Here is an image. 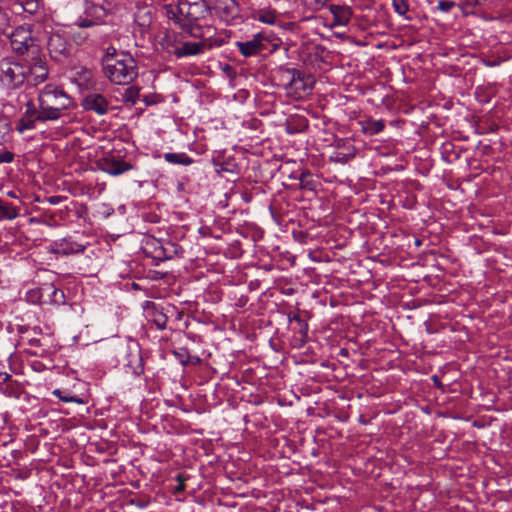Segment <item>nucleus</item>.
Returning <instances> with one entry per match:
<instances>
[{
	"label": "nucleus",
	"instance_id": "f257e3e1",
	"mask_svg": "<svg viewBox=\"0 0 512 512\" xmlns=\"http://www.w3.org/2000/svg\"><path fill=\"white\" fill-rule=\"evenodd\" d=\"M165 14L173 21L183 33L192 38H211L215 32L214 27L208 23L211 8L206 2L197 5L164 6Z\"/></svg>",
	"mask_w": 512,
	"mask_h": 512
},
{
	"label": "nucleus",
	"instance_id": "f03ea898",
	"mask_svg": "<svg viewBox=\"0 0 512 512\" xmlns=\"http://www.w3.org/2000/svg\"><path fill=\"white\" fill-rule=\"evenodd\" d=\"M38 104V117L42 120L55 121L73 106V100L61 87L47 84L39 92Z\"/></svg>",
	"mask_w": 512,
	"mask_h": 512
},
{
	"label": "nucleus",
	"instance_id": "7ed1b4c3",
	"mask_svg": "<svg viewBox=\"0 0 512 512\" xmlns=\"http://www.w3.org/2000/svg\"><path fill=\"white\" fill-rule=\"evenodd\" d=\"M187 35L181 31L180 35L176 33H167L163 41L166 43V48L169 53L176 56V58H185L197 56L205 53L211 48L209 43L210 38H199L198 41L185 40Z\"/></svg>",
	"mask_w": 512,
	"mask_h": 512
},
{
	"label": "nucleus",
	"instance_id": "20e7f679",
	"mask_svg": "<svg viewBox=\"0 0 512 512\" xmlns=\"http://www.w3.org/2000/svg\"><path fill=\"white\" fill-rule=\"evenodd\" d=\"M105 76L117 85H128L138 75L136 61L128 54L121 52L118 60L108 59L103 68Z\"/></svg>",
	"mask_w": 512,
	"mask_h": 512
},
{
	"label": "nucleus",
	"instance_id": "39448f33",
	"mask_svg": "<svg viewBox=\"0 0 512 512\" xmlns=\"http://www.w3.org/2000/svg\"><path fill=\"white\" fill-rule=\"evenodd\" d=\"M279 76L287 94L296 99L305 97L313 89V76L298 69L281 67Z\"/></svg>",
	"mask_w": 512,
	"mask_h": 512
},
{
	"label": "nucleus",
	"instance_id": "423d86ee",
	"mask_svg": "<svg viewBox=\"0 0 512 512\" xmlns=\"http://www.w3.org/2000/svg\"><path fill=\"white\" fill-rule=\"evenodd\" d=\"M28 77L26 65L10 57L0 59V86L7 90H17L23 86Z\"/></svg>",
	"mask_w": 512,
	"mask_h": 512
},
{
	"label": "nucleus",
	"instance_id": "0eeeda50",
	"mask_svg": "<svg viewBox=\"0 0 512 512\" xmlns=\"http://www.w3.org/2000/svg\"><path fill=\"white\" fill-rule=\"evenodd\" d=\"M5 35L10 38L11 47L18 55H24L34 44L31 31L25 26H18L14 30L11 29Z\"/></svg>",
	"mask_w": 512,
	"mask_h": 512
},
{
	"label": "nucleus",
	"instance_id": "6e6552de",
	"mask_svg": "<svg viewBox=\"0 0 512 512\" xmlns=\"http://www.w3.org/2000/svg\"><path fill=\"white\" fill-rule=\"evenodd\" d=\"M213 10L225 23L231 25L241 20V9L236 0H215Z\"/></svg>",
	"mask_w": 512,
	"mask_h": 512
},
{
	"label": "nucleus",
	"instance_id": "1a4fd4ad",
	"mask_svg": "<svg viewBox=\"0 0 512 512\" xmlns=\"http://www.w3.org/2000/svg\"><path fill=\"white\" fill-rule=\"evenodd\" d=\"M87 247V243L78 242L73 236L55 240L49 245L51 253L63 256L75 255L83 253Z\"/></svg>",
	"mask_w": 512,
	"mask_h": 512
},
{
	"label": "nucleus",
	"instance_id": "9d476101",
	"mask_svg": "<svg viewBox=\"0 0 512 512\" xmlns=\"http://www.w3.org/2000/svg\"><path fill=\"white\" fill-rule=\"evenodd\" d=\"M47 49L51 58L61 62L70 54L67 40L59 32H52L48 38Z\"/></svg>",
	"mask_w": 512,
	"mask_h": 512
},
{
	"label": "nucleus",
	"instance_id": "9b49d317",
	"mask_svg": "<svg viewBox=\"0 0 512 512\" xmlns=\"http://www.w3.org/2000/svg\"><path fill=\"white\" fill-rule=\"evenodd\" d=\"M124 367L130 369L131 373L135 376H140L144 372V364L139 347H127L123 351L122 360L118 361Z\"/></svg>",
	"mask_w": 512,
	"mask_h": 512
},
{
	"label": "nucleus",
	"instance_id": "f8f14e48",
	"mask_svg": "<svg viewBox=\"0 0 512 512\" xmlns=\"http://www.w3.org/2000/svg\"><path fill=\"white\" fill-rule=\"evenodd\" d=\"M98 167L101 171L112 176H117L133 169L132 164L114 155H108L99 159Z\"/></svg>",
	"mask_w": 512,
	"mask_h": 512
},
{
	"label": "nucleus",
	"instance_id": "ddd939ff",
	"mask_svg": "<svg viewBox=\"0 0 512 512\" xmlns=\"http://www.w3.org/2000/svg\"><path fill=\"white\" fill-rule=\"evenodd\" d=\"M87 111H93L98 115H104L109 111L108 100L100 93L92 92L87 94L82 102Z\"/></svg>",
	"mask_w": 512,
	"mask_h": 512
},
{
	"label": "nucleus",
	"instance_id": "4468645a",
	"mask_svg": "<svg viewBox=\"0 0 512 512\" xmlns=\"http://www.w3.org/2000/svg\"><path fill=\"white\" fill-rule=\"evenodd\" d=\"M264 40V35L257 33L251 40L245 42L237 41L235 45L244 57H251L259 54L266 48Z\"/></svg>",
	"mask_w": 512,
	"mask_h": 512
},
{
	"label": "nucleus",
	"instance_id": "2eb2a0df",
	"mask_svg": "<svg viewBox=\"0 0 512 512\" xmlns=\"http://www.w3.org/2000/svg\"><path fill=\"white\" fill-rule=\"evenodd\" d=\"M356 156V148L350 141L339 140L336 150L330 156V161L339 164H346Z\"/></svg>",
	"mask_w": 512,
	"mask_h": 512
},
{
	"label": "nucleus",
	"instance_id": "dca6fc26",
	"mask_svg": "<svg viewBox=\"0 0 512 512\" xmlns=\"http://www.w3.org/2000/svg\"><path fill=\"white\" fill-rule=\"evenodd\" d=\"M27 68L28 77L26 81L34 86L44 82L48 77L47 64L41 58L33 59V62Z\"/></svg>",
	"mask_w": 512,
	"mask_h": 512
},
{
	"label": "nucleus",
	"instance_id": "f3484780",
	"mask_svg": "<svg viewBox=\"0 0 512 512\" xmlns=\"http://www.w3.org/2000/svg\"><path fill=\"white\" fill-rule=\"evenodd\" d=\"M144 310L146 317L153 322L158 329L164 330L166 328L168 317L160 305L152 301H146Z\"/></svg>",
	"mask_w": 512,
	"mask_h": 512
},
{
	"label": "nucleus",
	"instance_id": "a211bd4d",
	"mask_svg": "<svg viewBox=\"0 0 512 512\" xmlns=\"http://www.w3.org/2000/svg\"><path fill=\"white\" fill-rule=\"evenodd\" d=\"M37 114H40V110L37 109L31 102L27 103V108L22 116V118L19 120V123L17 125V129L19 132H23L25 130H31L35 128L36 122H46L47 120H42L40 117H38Z\"/></svg>",
	"mask_w": 512,
	"mask_h": 512
},
{
	"label": "nucleus",
	"instance_id": "6ab92c4d",
	"mask_svg": "<svg viewBox=\"0 0 512 512\" xmlns=\"http://www.w3.org/2000/svg\"><path fill=\"white\" fill-rule=\"evenodd\" d=\"M329 10L334 18L332 27L345 26L349 23L352 16L350 7L332 4L329 6Z\"/></svg>",
	"mask_w": 512,
	"mask_h": 512
},
{
	"label": "nucleus",
	"instance_id": "aec40b11",
	"mask_svg": "<svg viewBox=\"0 0 512 512\" xmlns=\"http://www.w3.org/2000/svg\"><path fill=\"white\" fill-rule=\"evenodd\" d=\"M47 296L50 303L55 305L65 304V294L62 290L55 287L54 284H45L41 288V297Z\"/></svg>",
	"mask_w": 512,
	"mask_h": 512
},
{
	"label": "nucleus",
	"instance_id": "412c9836",
	"mask_svg": "<svg viewBox=\"0 0 512 512\" xmlns=\"http://www.w3.org/2000/svg\"><path fill=\"white\" fill-rule=\"evenodd\" d=\"M299 185L302 190L316 194L319 187L321 186V183L313 176L310 171L305 170L301 172L299 176Z\"/></svg>",
	"mask_w": 512,
	"mask_h": 512
},
{
	"label": "nucleus",
	"instance_id": "4be33fe9",
	"mask_svg": "<svg viewBox=\"0 0 512 512\" xmlns=\"http://www.w3.org/2000/svg\"><path fill=\"white\" fill-rule=\"evenodd\" d=\"M166 162L175 165L189 166L194 163V159L186 153L168 152L163 155Z\"/></svg>",
	"mask_w": 512,
	"mask_h": 512
},
{
	"label": "nucleus",
	"instance_id": "5701e85b",
	"mask_svg": "<svg viewBox=\"0 0 512 512\" xmlns=\"http://www.w3.org/2000/svg\"><path fill=\"white\" fill-rule=\"evenodd\" d=\"M362 131L369 135L373 136L380 132H382L385 128V123L383 120H366L361 122Z\"/></svg>",
	"mask_w": 512,
	"mask_h": 512
},
{
	"label": "nucleus",
	"instance_id": "b1692460",
	"mask_svg": "<svg viewBox=\"0 0 512 512\" xmlns=\"http://www.w3.org/2000/svg\"><path fill=\"white\" fill-rule=\"evenodd\" d=\"M12 127L6 117H0V145L7 143L11 138Z\"/></svg>",
	"mask_w": 512,
	"mask_h": 512
},
{
	"label": "nucleus",
	"instance_id": "393cba45",
	"mask_svg": "<svg viewBox=\"0 0 512 512\" xmlns=\"http://www.w3.org/2000/svg\"><path fill=\"white\" fill-rule=\"evenodd\" d=\"M11 15L8 10L0 6V34H7L11 30Z\"/></svg>",
	"mask_w": 512,
	"mask_h": 512
},
{
	"label": "nucleus",
	"instance_id": "a878e982",
	"mask_svg": "<svg viewBox=\"0 0 512 512\" xmlns=\"http://www.w3.org/2000/svg\"><path fill=\"white\" fill-rule=\"evenodd\" d=\"M0 213L2 217L12 220L18 216L17 209L12 203L0 200Z\"/></svg>",
	"mask_w": 512,
	"mask_h": 512
},
{
	"label": "nucleus",
	"instance_id": "bb28decb",
	"mask_svg": "<svg viewBox=\"0 0 512 512\" xmlns=\"http://www.w3.org/2000/svg\"><path fill=\"white\" fill-rule=\"evenodd\" d=\"M85 14L100 23L106 16V11L101 6L90 5L86 7Z\"/></svg>",
	"mask_w": 512,
	"mask_h": 512
},
{
	"label": "nucleus",
	"instance_id": "cd10ccee",
	"mask_svg": "<svg viewBox=\"0 0 512 512\" xmlns=\"http://www.w3.org/2000/svg\"><path fill=\"white\" fill-rule=\"evenodd\" d=\"M139 98V89L137 87H128L123 93V101L125 103L135 104Z\"/></svg>",
	"mask_w": 512,
	"mask_h": 512
},
{
	"label": "nucleus",
	"instance_id": "c85d7f7f",
	"mask_svg": "<svg viewBox=\"0 0 512 512\" xmlns=\"http://www.w3.org/2000/svg\"><path fill=\"white\" fill-rule=\"evenodd\" d=\"M53 395L57 396L61 401L66 402V403H69V402H75V403H79V404L83 403L82 399L78 398L75 395H70V393L60 390V389H55L53 391Z\"/></svg>",
	"mask_w": 512,
	"mask_h": 512
},
{
	"label": "nucleus",
	"instance_id": "c756f323",
	"mask_svg": "<svg viewBox=\"0 0 512 512\" xmlns=\"http://www.w3.org/2000/svg\"><path fill=\"white\" fill-rule=\"evenodd\" d=\"M22 9L29 13L34 14L39 9V0H17Z\"/></svg>",
	"mask_w": 512,
	"mask_h": 512
},
{
	"label": "nucleus",
	"instance_id": "7c9ffc66",
	"mask_svg": "<svg viewBox=\"0 0 512 512\" xmlns=\"http://www.w3.org/2000/svg\"><path fill=\"white\" fill-rule=\"evenodd\" d=\"M392 6L394 11L400 16L406 15L410 7L408 0H392Z\"/></svg>",
	"mask_w": 512,
	"mask_h": 512
},
{
	"label": "nucleus",
	"instance_id": "2f4dec72",
	"mask_svg": "<svg viewBox=\"0 0 512 512\" xmlns=\"http://www.w3.org/2000/svg\"><path fill=\"white\" fill-rule=\"evenodd\" d=\"M174 355L183 366H186L190 363V355L187 349L180 348L174 351Z\"/></svg>",
	"mask_w": 512,
	"mask_h": 512
},
{
	"label": "nucleus",
	"instance_id": "473e14b6",
	"mask_svg": "<svg viewBox=\"0 0 512 512\" xmlns=\"http://www.w3.org/2000/svg\"><path fill=\"white\" fill-rule=\"evenodd\" d=\"M119 58L120 53H117V50L114 47H108L102 57V67L104 68L106 66V61H108V59L118 60Z\"/></svg>",
	"mask_w": 512,
	"mask_h": 512
},
{
	"label": "nucleus",
	"instance_id": "72a5a7b5",
	"mask_svg": "<svg viewBox=\"0 0 512 512\" xmlns=\"http://www.w3.org/2000/svg\"><path fill=\"white\" fill-rule=\"evenodd\" d=\"M76 74L78 75L81 83L88 84L92 81L93 74L92 71L88 68L82 67L80 71H77Z\"/></svg>",
	"mask_w": 512,
	"mask_h": 512
},
{
	"label": "nucleus",
	"instance_id": "f704fd0d",
	"mask_svg": "<svg viewBox=\"0 0 512 512\" xmlns=\"http://www.w3.org/2000/svg\"><path fill=\"white\" fill-rule=\"evenodd\" d=\"M456 6L455 2L449 0H440L436 10L442 13L450 12Z\"/></svg>",
	"mask_w": 512,
	"mask_h": 512
},
{
	"label": "nucleus",
	"instance_id": "c9c22d12",
	"mask_svg": "<svg viewBox=\"0 0 512 512\" xmlns=\"http://www.w3.org/2000/svg\"><path fill=\"white\" fill-rule=\"evenodd\" d=\"M97 24H99V22L97 20H94L87 15H86V17H80L76 22V25L80 28H88V27L95 26Z\"/></svg>",
	"mask_w": 512,
	"mask_h": 512
},
{
	"label": "nucleus",
	"instance_id": "e433bc0d",
	"mask_svg": "<svg viewBox=\"0 0 512 512\" xmlns=\"http://www.w3.org/2000/svg\"><path fill=\"white\" fill-rule=\"evenodd\" d=\"M189 478L188 475L185 474H178L176 476V481L178 482V485L174 488V493L179 494L182 493L185 490V481Z\"/></svg>",
	"mask_w": 512,
	"mask_h": 512
},
{
	"label": "nucleus",
	"instance_id": "4c0bfd02",
	"mask_svg": "<svg viewBox=\"0 0 512 512\" xmlns=\"http://www.w3.org/2000/svg\"><path fill=\"white\" fill-rule=\"evenodd\" d=\"M15 154L11 151L4 150L0 152V163H11L14 161Z\"/></svg>",
	"mask_w": 512,
	"mask_h": 512
},
{
	"label": "nucleus",
	"instance_id": "58836bf2",
	"mask_svg": "<svg viewBox=\"0 0 512 512\" xmlns=\"http://www.w3.org/2000/svg\"><path fill=\"white\" fill-rule=\"evenodd\" d=\"M259 20L263 23L272 24L275 21V17L270 13H262L259 16Z\"/></svg>",
	"mask_w": 512,
	"mask_h": 512
},
{
	"label": "nucleus",
	"instance_id": "ea45409f",
	"mask_svg": "<svg viewBox=\"0 0 512 512\" xmlns=\"http://www.w3.org/2000/svg\"><path fill=\"white\" fill-rule=\"evenodd\" d=\"M206 2L205 0H178L177 4H173V6H187V5H197L198 3Z\"/></svg>",
	"mask_w": 512,
	"mask_h": 512
},
{
	"label": "nucleus",
	"instance_id": "a19ab883",
	"mask_svg": "<svg viewBox=\"0 0 512 512\" xmlns=\"http://www.w3.org/2000/svg\"><path fill=\"white\" fill-rule=\"evenodd\" d=\"M298 325H299V333L301 334V336L302 337H307L308 324L303 320Z\"/></svg>",
	"mask_w": 512,
	"mask_h": 512
},
{
	"label": "nucleus",
	"instance_id": "79ce46f5",
	"mask_svg": "<svg viewBox=\"0 0 512 512\" xmlns=\"http://www.w3.org/2000/svg\"><path fill=\"white\" fill-rule=\"evenodd\" d=\"M73 38L74 40L78 43V44H81L82 42H84L86 39H87V36L86 35H82V34H76L74 33L73 34Z\"/></svg>",
	"mask_w": 512,
	"mask_h": 512
},
{
	"label": "nucleus",
	"instance_id": "37998d69",
	"mask_svg": "<svg viewBox=\"0 0 512 512\" xmlns=\"http://www.w3.org/2000/svg\"><path fill=\"white\" fill-rule=\"evenodd\" d=\"M28 344L32 347H40L41 341L38 338H30L28 339Z\"/></svg>",
	"mask_w": 512,
	"mask_h": 512
},
{
	"label": "nucleus",
	"instance_id": "c03bdc74",
	"mask_svg": "<svg viewBox=\"0 0 512 512\" xmlns=\"http://www.w3.org/2000/svg\"><path fill=\"white\" fill-rule=\"evenodd\" d=\"M288 319H289L290 322L295 321L298 324L303 321V319L300 317V315L298 313H295L293 315H289Z\"/></svg>",
	"mask_w": 512,
	"mask_h": 512
},
{
	"label": "nucleus",
	"instance_id": "a18cd8bd",
	"mask_svg": "<svg viewBox=\"0 0 512 512\" xmlns=\"http://www.w3.org/2000/svg\"><path fill=\"white\" fill-rule=\"evenodd\" d=\"M498 64L499 63L497 61H485V65L488 66V67H495Z\"/></svg>",
	"mask_w": 512,
	"mask_h": 512
},
{
	"label": "nucleus",
	"instance_id": "49530a36",
	"mask_svg": "<svg viewBox=\"0 0 512 512\" xmlns=\"http://www.w3.org/2000/svg\"><path fill=\"white\" fill-rule=\"evenodd\" d=\"M163 256L168 259L172 258V255L167 253V248H163Z\"/></svg>",
	"mask_w": 512,
	"mask_h": 512
},
{
	"label": "nucleus",
	"instance_id": "de8ad7c7",
	"mask_svg": "<svg viewBox=\"0 0 512 512\" xmlns=\"http://www.w3.org/2000/svg\"><path fill=\"white\" fill-rule=\"evenodd\" d=\"M10 379H11V375H9V374H7V373L3 374V381H4V382L9 381Z\"/></svg>",
	"mask_w": 512,
	"mask_h": 512
},
{
	"label": "nucleus",
	"instance_id": "09e8293b",
	"mask_svg": "<svg viewBox=\"0 0 512 512\" xmlns=\"http://www.w3.org/2000/svg\"><path fill=\"white\" fill-rule=\"evenodd\" d=\"M433 380H434V383H435L437 386H441V383L439 382V380H438V377H437V376H434V377H433Z\"/></svg>",
	"mask_w": 512,
	"mask_h": 512
},
{
	"label": "nucleus",
	"instance_id": "8fccbe9b",
	"mask_svg": "<svg viewBox=\"0 0 512 512\" xmlns=\"http://www.w3.org/2000/svg\"><path fill=\"white\" fill-rule=\"evenodd\" d=\"M340 354L343 356H347L348 355L347 349H341Z\"/></svg>",
	"mask_w": 512,
	"mask_h": 512
},
{
	"label": "nucleus",
	"instance_id": "3c124183",
	"mask_svg": "<svg viewBox=\"0 0 512 512\" xmlns=\"http://www.w3.org/2000/svg\"><path fill=\"white\" fill-rule=\"evenodd\" d=\"M316 2H317V3H322V4H324V3H326V2H327V0H316Z\"/></svg>",
	"mask_w": 512,
	"mask_h": 512
},
{
	"label": "nucleus",
	"instance_id": "603ef678",
	"mask_svg": "<svg viewBox=\"0 0 512 512\" xmlns=\"http://www.w3.org/2000/svg\"><path fill=\"white\" fill-rule=\"evenodd\" d=\"M194 360H195L194 361L195 363H199L200 362V358L199 357H194Z\"/></svg>",
	"mask_w": 512,
	"mask_h": 512
}]
</instances>
